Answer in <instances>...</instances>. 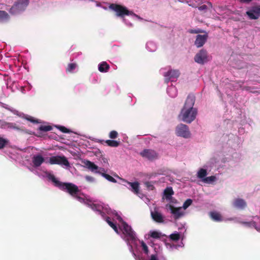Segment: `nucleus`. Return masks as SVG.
Wrapping results in <instances>:
<instances>
[{
  "mask_svg": "<svg viewBox=\"0 0 260 260\" xmlns=\"http://www.w3.org/2000/svg\"><path fill=\"white\" fill-rule=\"evenodd\" d=\"M239 222L242 224L245 225L247 226L250 227L251 221H249V222L240 221Z\"/></svg>",
  "mask_w": 260,
  "mask_h": 260,
  "instance_id": "45",
  "label": "nucleus"
},
{
  "mask_svg": "<svg viewBox=\"0 0 260 260\" xmlns=\"http://www.w3.org/2000/svg\"><path fill=\"white\" fill-rule=\"evenodd\" d=\"M73 197L75 198V199H76L77 200H78L80 202H82L84 201L83 198L79 196V194H77L76 196H73Z\"/></svg>",
  "mask_w": 260,
  "mask_h": 260,
  "instance_id": "44",
  "label": "nucleus"
},
{
  "mask_svg": "<svg viewBox=\"0 0 260 260\" xmlns=\"http://www.w3.org/2000/svg\"><path fill=\"white\" fill-rule=\"evenodd\" d=\"M100 174L105 177L107 180L108 181L113 182V183H116L117 181L115 179H114L113 177L110 176V175H108L107 174H106L105 173L101 172Z\"/></svg>",
  "mask_w": 260,
  "mask_h": 260,
  "instance_id": "28",
  "label": "nucleus"
},
{
  "mask_svg": "<svg viewBox=\"0 0 260 260\" xmlns=\"http://www.w3.org/2000/svg\"><path fill=\"white\" fill-rule=\"evenodd\" d=\"M118 134L117 132L116 131H114V130L111 131L109 134V137L112 139H115L117 138L118 137Z\"/></svg>",
  "mask_w": 260,
  "mask_h": 260,
  "instance_id": "34",
  "label": "nucleus"
},
{
  "mask_svg": "<svg viewBox=\"0 0 260 260\" xmlns=\"http://www.w3.org/2000/svg\"><path fill=\"white\" fill-rule=\"evenodd\" d=\"M25 118L27 120H28V121H30L31 122H32L34 123H39V121H38V120L37 119H34V118L31 117V116H27L25 117Z\"/></svg>",
  "mask_w": 260,
  "mask_h": 260,
  "instance_id": "39",
  "label": "nucleus"
},
{
  "mask_svg": "<svg viewBox=\"0 0 260 260\" xmlns=\"http://www.w3.org/2000/svg\"><path fill=\"white\" fill-rule=\"evenodd\" d=\"M77 64L76 63H69L66 68V71L67 73H72V72L76 68Z\"/></svg>",
  "mask_w": 260,
  "mask_h": 260,
  "instance_id": "26",
  "label": "nucleus"
},
{
  "mask_svg": "<svg viewBox=\"0 0 260 260\" xmlns=\"http://www.w3.org/2000/svg\"><path fill=\"white\" fill-rule=\"evenodd\" d=\"M122 232L124 234L127 241H133L135 240V234L132 230V228L128 225L125 221L122 223Z\"/></svg>",
  "mask_w": 260,
  "mask_h": 260,
  "instance_id": "7",
  "label": "nucleus"
},
{
  "mask_svg": "<svg viewBox=\"0 0 260 260\" xmlns=\"http://www.w3.org/2000/svg\"><path fill=\"white\" fill-rule=\"evenodd\" d=\"M49 163L51 165H64L66 167L70 166L69 161L64 156H55L51 157L49 158Z\"/></svg>",
  "mask_w": 260,
  "mask_h": 260,
  "instance_id": "5",
  "label": "nucleus"
},
{
  "mask_svg": "<svg viewBox=\"0 0 260 260\" xmlns=\"http://www.w3.org/2000/svg\"><path fill=\"white\" fill-rule=\"evenodd\" d=\"M246 14L250 19H257L260 17V5L251 7Z\"/></svg>",
  "mask_w": 260,
  "mask_h": 260,
  "instance_id": "8",
  "label": "nucleus"
},
{
  "mask_svg": "<svg viewBox=\"0 0 260 260\" xmlns=\"http://www.w3.org/2000/svg\"><path fill=\"white\" fill-rule=\"evenodd\" d=\"M194 61L199 64H204L208 61L207 52L205 49H201L194 56Z\"/></svg>",
  "mask_w": 260,
  "mask_h": 260,
  "instance_id": "9",
  "label": "nucleus"
},
{
  "mask_svg": "<svg viewBox=\"0 0 260 260\" xmlns=\"http://www.w3.org/2000/svg\"><path fill=\"white\" fill-rule=\"evenodd\" d=\"M141 244L143 250L144 251L145 253L147 254L149 252L148 246L143 241H142Z\"/></svg>",
  "mask_w": 260,
  "mask_h": 260,
  "instance_id": "38",
  "label": "nucleus"
},
{
  "mask_svg": "<svg viewBox=\"0 0 260 260\" xmlns=\"http://www.w3.org/2000/svg\"><path fill=\"white\" fill-rule=\"evenodd\" d=\"M188 32L190 34H198L200 33H204L205 32L203 29L198 28V29H191L188 30Z\"/></svg>",
  "mask_w": 260,
  "mask_h": 260,
  "instance_id": "36",
  "label": "nucleus"
},
{
  "mask_svg": "<svg viewBox=\"0 0 260 260\" xmlns=\"http://www.w3.org/2000/svg\"><path fill=\"white\" fill-rule=\"evenodd\" d=\"M198 9L201 11H206L207 10V6L206 5H203L199 6Z\"/></svg>",
  "mask_w": 260,
  "mask_h": 260,
  "instance_id": "42",
  "label": "nucleus"
},
{
  "mask_svg": "<svg viewBox=\"0 0 260 260\" xmlns=\"http://www.w3.org/2000/svg\"><path fill=\"white\" fill-rule=\"evenodd\" d=\"M180 238V234L178 233L172 234L170 235L171 239L173 241H178L179 240Z\"/></svg>",
  "mask_w": 260,
  "mask_h": 260,
  "instance_id": "37",
  "label": "nucleus"
},
{
  "mask_svg": "<svg viewBox=\"0 0 260 260\" xmlns=\"http://www.w3.org/2000/svg\"><path fill=\"white\" fill-rule=\"evenodd\" d=\"M105 143L108 146L112 147H117L120 144V142L119 141L114 140H107L105 141Z\"/></svg>",
  "mask_w": 260,
  "mask_h": 260,
  "instance_id": "25",
  "label": "nucleus"
},
{
  "mask_svg": "<svg viewBox=\"0 0 260 260\" xmlns=\"http://www.w3.org/2000/svg\"><path fill=\"white\" fill-rule=\"evenodd\" d=\"M165 198L168 201H171L172 199V196L174 194V192L171 187L166 188L164 191Z\"/></svg>",
  "mask_w": 260,
  "mask_h": 260,
  "instance_id": "21",
  "label": "nucleus"
},
{
  "mask_svg": "<svg viewBox=\"0 0 260 260\" xmlns=\"http://www.w3.org/2000/svg\"><path fill=\"white\" fill-rule=\"evenodd\" d=\"M168 93L170 96L174 98L177 95V89L175 87H170L168 89Z\"/></svg>",
  "mask_w": 260,
  "mask_h": 260,
  "instance_id": "27",
  "label": "nucleus"
},
{
  "mask_svg": "<svg viewBox=\"0 0 260 260\" xmlns=\"http://www.w3.org/2000/svg\"><path fill=\"white\" fill-rule=\"evenodd\" d=\"M140 155L149 160H153L158 157V153L152 149H145L140 152Z\"/></svg>",
  "mask_w": 260,
  "mask_h": 260,
  "instance_id": "10",
  "label": "nucleus"
},
{
  "mask_svg": "<svg viewBox=\"0 0 260 260\" xmlns=\"http://www.w3.org/2000/svg\"><path fill=\"white\" fill-rule=\"evenodd\" d=\"M233 205L234 207L240 209H243L247 206V204L245 201L242 199L240 198L235 199Z\"/></svg>",
  "mask_w": 260,
  "mask_h": 260,
  "instance_id": "17",
  "label": "nucleus"
},
{
  "mask_svg": "<svg viewBox=\"0 0 260 260\" xmlns=\"http://www.w3.org/2000/svg\"><path fill=\"white\" fill-rule=\"evenodd\" d=\"M90 208L94 211H96L102 216L104 217L105 213L102 211L101 206L98 204H92L90 205Z\"/></svg>",
  "mask_w": 260,
  "mask_h": 260,
  "instance_id": "23",
  "label": "nucleus"
},
{
  "mask_svg": "<svg viewBox=\"0 0 260 260\" xmlns=\"http://www.w3.org/2000/svg\"><path fill=\"white\" fill-rule=\"evenodd\" d=\"M85 179L86 181L90 182H92L94 181V178L90 176H86Z\"/></svg>",
  "mask_w": 260,
  "mask_h": 260,
  "instance_id": "43",
  "label": "nucleus"
},
{
  "mask_svg": "<svg viewBox=\"0 0 260 260\" xmlns=\"http://www.w3.org/2000/svg\"><path fill=\"white\" fill-rule=\"evenodd\" d=\"M216 178L215 176H211L209 177H205L204 179H203L202 181L204 183L210 184L213 182H214L216 180Z\"/></svg>",
  "mask_w": 260,
  "mask_h": 260,
  "instance_id": "29",
  "label": "nucleus"
},
{
  "mask_svg": "<svg viewBox=\"0 0 260 260\" xmlns=\"http://www.w3.org/2000/svg\"><path fill=\"white\" fill-rule=\"evenodd\" d=\"M7 126L9 128H12L16 129L18 131L23 132L26 134H29V135H33L34 133L31 131H30L29 130L26 129L23 127H20L17 125V124L15 123L12 122H9L7 123Z\"/></svg>",
  "mask_w": 260,
  "mask_h": 260,
  "instance_id": "15",
  "label": "nucleus"
},
{
  "mask_svg": "<svg viewBox=\"0 0 260 260\" xmlns=\"http://www.w3.org/2000/svg\"><path fill=\"white\" fill-rule=\"evenodd\" d=\"M151 216L153 220L157 223H163L164 222L162 215L157 211H152Z\"/></svg>",
  "mask_w": 260,
  "mask_h": 260,
  "instance_id": "16",
  "label": "nucleus"
},
{
  "mask_svg": "<svg viewBox=\"0 0 260 260\" xmlns=\"http://www.w3.org/2000/svg\"><path fill=\"white\" fill-rule=\"evenodd\" d=\"M52 127L50 125H41L39 127V130L43 132H48L51 131Z\"/></svg>",
  "mask_w": 260,
  "mask_h": 260,
  "instance_id": "32",
  "label": "nucleus"
},
{
  "mask_svg": "<svg viewBox=\"0 0 260 260\" xmlns=\"http://www.w3.org/2000/svg\"><path fill=\"white\" fill-rule=\"evenodd\" d=\"M161 236V233L157 231H151L150 233V236L154 239H159Z\"/></svg>",
  "mask_w": 260,
  "mask_h": 260,
  "instance_id": "31",
  "label": "nucleus"
},
{
  "mask_svg": "<svg viewBox=\"0 0 260 260\" xmlns=\"http://www.w3.org/2000/svg\"><path fill=\"white\" fill-rule=\"evenodd\" d=\"M210 216L214 221L220 222L223 220V218L219 212L216 211L210 212Z\"/></svg>",
  "mask_w": 260,
  "mask_h": 260,
  "instance_id": "19",
  "label": "nucleus"
},
{
  "mask_svg": "<svg viewBox=\"0 0 260 260\" xmlns=\"http://www.w3.org/2000/svg\"><path fill=\"white\" fill-rule=\"evenodd\" d=\"M111 228H113V226H114L115 225H116V224L114 223L112 221L111 222H109V224H108Z\"/></svg>",
  "mask_w": 260,
  "mask_h": 260,
  "instance_id": "51",
  "label": "nucleus"
},
{
  "mask_svg": "<svg viewBox=\"0 0 260 260\" xmlns=\"http://www.w3.org/2000/svg\"><path fill=\"white\" fill-rule=\"evenodd\" d=\"M194 102V97L188 95L183 108L181 110L179 117L185 122L190 123L193 121L196 117L197 110L196 108H193Z\"/></svg>",
  "mask_w": 260,
  "mask_h": 260,
  "instance_id": "1",
  "label": "nucleus"
},
{
  "mask_svg": "<svg viewBox=\"0 0 260 260\" xmlns=\"http://www.w3.org/2000/svg\"><path fill=\"white\" fill-rule=\"evenodd\" d=\"M253 0H239V1L241 2V3H245V4H249L251 2H252Z\"/></svg>",
  "mask_w": 260,
  "mask_h": 260,
  "instance_id": "47",
  "label": "nucleus"
},
{
  "mask_svg": "<svg viewBox=\"0 0 260 260\" xmlns=\"http://www.w3.org/2000/svg\"><path fill=\"white\" fill-rule=\"evenodd\" d=\"M9 18V15L5 11H0V21L8 20Z\"/></svg>",
  "mask_w": 260,
  "mask_h": 260,
  "instance_id": "30",
  "label": "nucleus"
},
{
  "mask_svg": "<svg viewBox=\"0 0 260 260\" xmlns=\"http://www.w3.org/2000/svg\"><path fill=\"white\" fill-rule=\"evenodd\" d=\"M207 175V170L205 169L201 168L198 172L197 177L198 178L202 179V181H203V179L206 177Z\"/></svg>",
  "mask_w": 260,
  "mask_h": 260,
  "instance_id": "24",
  "label": "nucleus"
},
{
  "mask_svg": "<svg viewBox=\"0 0 260 260\" xmlns=\"http://www.w3.org/2000/svg\"><path fill=\"white\" fill-rule=\"evenodd\" d=\"M114 230V231L116 233H119V232H118V228L116 226V225H115L114 226H113V228H112Z\"/></svg>",
  "mask_w": 260,
  "mask_h": 260,
  "instance_id": "48",
  "label": "nucleus"
},
{
  "mask_svg": "<svg viewBox=\"0 0 260 260\" xmlns=\"http://www.w3.org/2000/svg\"><path fill=\"white\" fill-rule=\"evenodd\" d=\"M84 163L86 167L93 173H99L100 174L101 172L100 171L101 170L102 171H104V169L102 168H100V170H99L98 166H96L94 162L89 160H86Z\"/></svg>",
  "mask_w": 260,
  "mask_h": 260,
  "instance_id": "14",
  "label": "nucleus"
},
{
  "mask_svg": "<svg viewBox=\"0 0 260 260\" xmlns=\"http://www.w3.org/2000/svg\"><path fill=\"white\" fill-rule=\"evenodd\" d=\"M145 186L147 188V189L149 190H153L155 187L151 183V182L147 181L145 182L144 183Z\"/></svg>",
  "mask_w": 260,
  "mask_h": 260,
  "instance_id": "40",
  "label": "nucleus"
},
{
  "mask_svg": "<svg viewBox=\"0 0 260 260\" xmlns=\"http://www.w3.org/2000/svg\"><path fill=\"white\" fill-rule=\"evenodd\" d=\"M165 82L168 83L172 78H177L180 76V72L177 70H171L166 72L165 75Z\"/></svg>",
  "mask_w": 260,
  "mask_h": 260,
  "instance_id": "13",
  "label": "nucleus"
},
{
  "mask_svg": "<svg viewBox=\"0 0 260 260\" xmlns=\"http://www.w3.org/2000/svg\"><path fill=\"white\" fill-rule=\"evenodd\" d=\"M117 219L120 221V222H121L122 223H123V221H124L122 219V218L120 216H117Z\"/></svg>",
  "mask_w": 260,
  "mask_h": 260,
  "instance_id": "52",
  "label": "nucleus"
},
{
  "mask_svg": "<svg viewBox=\"0 0 260 260\" xmlns=\"http://www.w3.org/2000/svg\"><path fill=\"white\" fill-rule=\"evenodd\" d=\"M105 220H106V222H107L108 224H109V222H111V218H110V217H108V216H107V217H106Z\"/></svg>",
  "mask_w": 260,
  "mask_h": 260,
  "instance_id": "50",
  "label": "nucleus"
},
{
  "mask_svg": "<svg viewBox=\"0 0 260 260\" xmlns=\"http://www.w3.org/2000/svg\"><path fill=\"white\" fill-rule=\"evenodd\" d=\"M8 142V140L0 137V149L3 148Z\"/></svg>",
  "mask_w": 260,
  "mask_h": 260,
  "instance_id": "33",
  "label": "nucleus"
},
{
  "mask_svg": "<svg viewBox=\"0 0 260 260\" xmlns=\"http://www.w3.org/2000/svg\"><path fill=\"white\" fill-rule=\"evenodd\" d=\"M251 226L254 227L255 229H256L257 230V229L256 228V223L255 221H251L250 227Z\"/></svg>",
  "mask_w": 260,
  "mask_h": 260,
  "instance_id": "46",
  "label": "nucleus"
},
{
  "mask_svg": "<svg viewBox=\"0 0 260 260\" xmlns=\"http://www.w3.org/2000/svg\"><path fill=\"white\" fill-rule=\"evenodd\" d=\"M109 68V65L106 61L102 62L98 66L99 71L102 73H106L108 72Z\"/></svg>",
  "mask_w": 260,
  "mask_h": 260,
  "instance_id": "22",
  "label": "nucleus"
},
{
  "mask_svg": "<svg viewBox=\"0 0 260 260\" xmlns=\"http://www.w3.org/2000/svg\"><path fill=\"white\" fill-rule=\"evenodd\" d=\"M28 4V0H18L16 2L9 10L11 14H16L25 10Z\"/></svg>",
  "mask_w": 260,
  "mask_h": 260,
  "instance_id": "3",
  "label": "nucleus"
},
{
  "mask_svg": "<svg viewBox=\"0 0 260 260\" xmlns=\"http://www.w3.org/2000/svg\"><path fill=\"white\" fill-rule=\"evenodd\" d=\"M176 134L178 136L185 138L190 137V133L187 125L184 124H180L176 127Z\"/></svg>",
  "mask_w": 260,
  "mask_h": 260,
  "instance_id": "6",
  "label": "nucleus"
},
{
  "mask_svg": "<svg viewBox=\"0 0 260 260\" xmlns=\"http://www.w3.org/2000/svg\"><path fill=\"white\" fill-rule=\"evenodd\" d=\"M58 128L62 132V133H69L70 131L67 128H66V127L63 126H59L58 127Z\"/></svg>",
  "mask_w": 260,
  "mask_h": 260,
  "instance_id": "41",
  "label": "nucleus"
},
{
  "mask_svg": "<svg viewBox=\"0 0 260 260\" xmlns=\"http://www.w3.org/2000/svg\"><path fill=\"white\" fill-rule=\"evenodd\" d=\"M150 260H157V258L155 255H152Z\"/></svg>",
  "mask_w": 260,
  "mask_h": 260,
  "instance_id": "49",
  "label": "nucleus"
},
{
  "mask_svg": "<svg viewBox=\"0 0 260 260\" xmlns=\"http://www.w3.org/2000/svg\"><path fill=\"white\" fill-rule=\"evenodd\" d=\"M44 161V158L41 155H34L32 157V163L35 167H40Z\"/></svg>",
  "mask_w": 260,
  "mask_h": 260,
  "instance_id": "18",
  "label": "nucleus"
},
{
  "mask_svg": "<svg viewBox=\"0 0 260 260\" xmlns=\"http://www.w3.org/2000/svg\"><path fill=\"white\" fill-rule=\"evenodd\" d=\"M167 206L169 207L175 220L179 219L183 215V212L181 211V207H175L172 205H167Z\"/></svg>",
  "mask_w": 260,
  "mask_h": 260,
  "instance_id": "12",
  "label": "nucleus"
},
{
  "mask_svg": "<svg viewBox=\"0 0 260 260\" xmlns=\"http://www.w3.org/2000/svg\"><path fill=\"white\" fill-rule=\"evenodd\" d=\"M109 8L110 9L116 12L117 16L123 17L125 15H129L130 12L125 7L115 4H112L110 5Z\"/></svg>",
  "mask_w": 260,
  "mask_h": 260,
  "instance_id": "4",
  "label": "nucleus"
},
{
  "mask_svg": "<svg viewBox=\"0 0 260 260\" xmlns=\"http://www.w3.org/2000/svg\"><path fill=\"white\" fill-rule=\"evenodd\" d=\"M48 178L51 180L55 186L58 187L60 189L65 191L71 196H75L77 194H79L80 190L78 187L72 183H63L58 180L53 175L50 174Z\"/></svg>",
  "mask_w": 260,
  "mask_h": 260,
  "instance_id": "2",
  "label": "nucleus"
},
{
  "mask_svg": "<svg viewBox=\"0 0 260 260\" xmlns=\"http://www.w3.org/2000/svg\"><path fill=\"white\" fill-rule=\"evenodd\" d=\"M124 181L126 182L128 184H129L131 187V190L135 194H138L139 192V183L138 182H130L125 180H123Z\"/></svg>",
  "mask_w": 260,
  "mask_h": 260,
  "instance_id": "20",
  "label": "nucleus"
},
{
  "mask_svg": "<svg viewBox=\"0 0 260 260\" xmlns=\"http://www.w3.org/2000/svg\"><path fill=\"white\" fill-rule=\"evenodd\" d=\"M192 203V200L190 199H187L183 205V208L184 209H187L190 205H191Z\"/></svg>",
  "mask_w": 260,
  "mask_h": 260,
  "instance_id": "35",
  "label": "nucleus"
},
{
  "mask_svg": "<svg viewBox=\"0 0 260 260\" xmlns=\"http://www.w3.org/2000/svg\"><path fill=\"white\" fill-rule=\"evenodd\" d=\"M204 35L198 34L196 36V39L194 41V45L197 48H200L204 46L208 38V33L205 31Z\"/></svg>",
  "mask_w": 260,
  "mask_h": 260,
  "instance_id": "11",
  "label": "nucleus"
}]
</instances>
